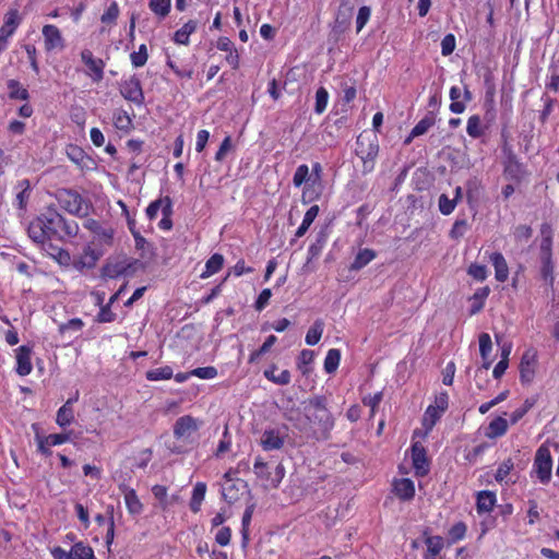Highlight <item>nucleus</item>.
<instances>
[{"label":"nucleus","instance_id":"1a4fd4ad","mask_svg":"<svg viewBox=\"0 0 559 559\" xmlns=\"http://www.w3.org/2000/svg\"><path fill=\"white\" fill-rule=\"evenodd\" d=\"M19 24V12L16 10L9 11L4 16L3 25L0 27V51L8 47V40L16 31Z\"/></svg>","mask_w":559,"mask_h":559},{"label":"nucleus","instance_id":"de8ad7c7","mask_svg":"<svg viewBox=\"0 0 559 559\" xmlns=\"http://www.w3.org/2000/svg\"><path fill=\"white\" fill-rule=\"evenodd\" d=\"M147 58H148V53H147V47L145 44L140 45L139 50L133 51L130 55V60L134 68L143 67L146 63Z\"/></svg>","mask_w":559,"mask_h":559},{"label":"nucleus","instance_id":"423d86ee","mask_svg":"<svg viewBox=\"0 0 559 559\" xmlns=\"http://www.w3.org/2000/svg\"><path fill=\"white\" fill-rule=\"evenodd\" d=\"M533 469L542 484L549 483L552 471V457L548 447L543 444L537 449Z\"/></svg>","mask_w":559,"mask_h":559},{"label":"nucleus","instance_id":"a18cd8bd","mask_svg":"<svg viewBox=\"0 0 559 559\" xmlns=\"http://www.w3.org/2000/svg\"><path fill=\"white\" fill-rule=\"evenodd\" d=\"M460 97L461 88L457 86H452L450 90V98L452 100L450 110L454 114H462L466 108L465 103L459 100Z\"/></svg>","mask_w":559,"mask_h":559},{"label":"nucleus","instance_id":"a878e982","mask_svg":"<svg viewBox=\"0 0 559 559\" xmlns=\"http://www.w3.org/2000/svg\"><path fill=\"white\" fill-rule=\"evenodd\" d=\"M496 501L497 498L495 492L489 490L479 491L476 503L478 513L490 512L493 509Z\"/></svg>","mask_w":559,"mask_h":559},{"label":"nucleus","instance_id":"20e7f679","mask_svg":"<svg viewBox=\"0 0 559 559\" xmlns=\"http://www.w3.org/2000/svg\"><path fill=\"white\" fill-rule=\"evenodd\" d=\"M379 153V144L377 139H368L359 135L356 142V154L364 164V171L370 173L374 168V160Z\"/></svg>","mask_w":559,"mask_h":559},{"label":"nucleus","instance_id":"0eeeda50","mask_svg":"<svg viewBox=\"0 0 559 559\" xmlns=\"http://www.w3.org/2000/svg\"><path fill=\"white\" fill-rule=\"evenodd\" d=\"M104 255V249L103 248H96L94 245L87 243L83 251L76 255H74L72 260V264L74 269L82 271V270H90L95 267L98 260Z\"/></svg>","mask_w":559,"mask_h":559},{"label":"nucleus","instance_id":"bb28decb","mask_svg":"<svg viewBox=\"0 0 559 559\" xmlns=\"http://www.w3.org/2000/svg\"><path fill=\"white\" fill-rule=\"evenodd\" d=\"M534 361H535V354L531 350H527L523 354L521 364H520V372H521V379L523 381H531L534 374Z\"/></svg>","mask_w":559,"mask_h":559},{"label":"nucleus","instance_id":"603ef678","mask_svg":"<svg viewBox=\"0 0 559 559\" xmlns=\"http://www.w3.org/2000/svg\"><path fill=\"white\" fill-rule=\"evenodd\" d=\"M152 493H153L154 498L158 500L159 507L163 510H166L168 508V506L170 504V501H169L168 495H167V488L163 485H155L152 488Z\"/></svg>","mask_w":559,"mask_h":559},{"label":"nucleus","instance_id":"c03bdc74","mask_svg":"<svg viewBox=\"0 0 559 559\" xmlns=\"http://www.w3.org/2000/svg\"><path fill=\"white\" fill-rule=\"evenodd\" d=\"M466 132L471 138L477 139L483 135L484 128L480 117L477 115L471 116L467 120Z\"/></svg>","mask_w":559,"mask_h":559},{"label":"nucleus","instance_id":"c9c22d12","mask_svg":"<svg viewBox=\"0 0 559 559\" xmlns=\"http://www.w3.org/2000/svg\"><path fill=\"white\" fill-rule=\"evenodd\" d=\"M7 85L11 99L27 100L29 98L28 91L19 81L9 80Z\"/></svg>","mask_w":559,"mask_h":559},{"label":"nucleus","instance_id":"5fc2aeb1","mask_svg":"<svg viewBox=\"0 0 559 559\" xmlns=\"http://www.w3.org/2000/svg\"><path fill=\"white\" fill-rule=\"evenodd\" d=\"M119 16V8L116 2H111L107 10L103 13L100 21L105 24H115Z\"/></svg>","mask_w":559,"mask_h":559},{"label":"nucleus","instance_id":"6ab92c4d","mask_svg":"<svg viewBox=\"0 0 559 559\" xmlns=\"http://www.w3.org/2000/svg\"><path fill=\"white\" fill-rule=\"evenodd\" d=\"M393 490L403 501H409L415 496V485L409 478L395 479L393 481Z\"/></svg>","mask_w":559,"mask_h":559},{"label":"nucleus","instance_id":"b1692460","mask_svg":"<svg viewBox=\"0 0 559 559\" xmlns=\"http://www.w3.org/2000/svg\"><path fill=\"white\" fill-rule=\"evenodd\" d=\"M442 414L440 411L435 409L430 405L427 407L424 416H423V428L424 431L421 432L423 437H427L428 433L432 430L437 421L441 418ZM420 435V431H415V436Z\"/></svg>","mask_w":559,"mask_h":559},{"label":"nucleus","instance_id":"a211bd4d","mask_svg":"<svg viewBox=\"0 0 559 559\" xmlns=\"http://www.w3.org/2000/svg\"><path fill=\"white\" fill-rule=\"evenodd\" d=\"M114 237L115 229L111 226H104V228L97 230L90 243L96 248H103L105 253L108 248L112 247Z\"/></svg>","mask_w":559,"mask_h":559},{"label":"nucleus","instance_id":"052dcab7","mask_svg":"<svg viewBox=\"0 0 559 559\" xmlns=\"http://www.w3.org/2000/svg\"><path fill=\"white\" fill-rule=\"evenodd\" d=\"M370 15H371V10H370L369 7L365 5V7H361L358 10V14H357V17H356V29H357V33H359L365 27V25L367 24V22L370 19Z\"/></svg>","mask_w":559,"mask_h":559},{"label":"nucleus","instance_id":"39448f33","mask_svg":"<svg viewBox=\"0 0 559 559\" xmlns=\"http://www.w3.org/2000/svg\"><path fill=\"white\" fill-rule=\"evenodd\" d=\"M136 261L126 255L109 258L103 267V275L108 278H117L122 275H131L135 271Z\"/></svg>","mask_w":559,"mask_h":559},{"label":"nucleus","instance_id":"338daca9","mask_svg":"<svg viewBox=\"0 0 559 559\" xmlns=\"http://www.w3.org/2000/svg\"><path fill=\"white\" fill-rule=\"evenodd\" d=\"M467 222L465 219H457L452 226L450 236L454 239H459L464 236L467 230Z\"/></svg>","mask_w":559,"mask_h":559},{"label":"nucleus","instance_id":"ddd939ff","mask_svg":"<svg viewBox=\"0 0 559 559\" xmlns=\"http://www.w3.org/2000/svg\"><path fill=\"white\" fill-rule=\"evenodd\" d=\"M216 47L218 50L227 52L225 60L234 70L239 68L240 57L238 50L228 37H219Z\"/></svg>","mask_w":559,"mask_h":559},{"label":"nucleus","instance_id":"7ed1b4c3","mask_svg":"<svg viewBox=\"0 0 559 559\" xmlns=\"http://www.w3.org/2000/svg\"><path fill=\"white\" fill-rule=\"evenodd\" d=\"M201 421L190 415L179 417L174 425V436L179 444L168 445L174 453H182L186 445L192 444Z\"/></svg>","mask_w":559,"mask_h":559},{"label":"nucleus","instance_id":"09e8293b","mask_svg":"<svg viewBox=\"0 0 559 559\" xmlns=\"http://www.w3.org/2000/svg\"><path fill=\"white\" fill-rule=\"evenodd\" d=\"M148 5L156 15L165 17L170 10V0H150Z\"/></svg>","mask_w":559,"mask_h":559},{"label":"nucleus","instance_id":"aec40b11","mask_svg":"<svg viewBox=\"0 0 559 559\" xmlns=\"http://www.w3.org/2000/svg\"><path fill=\"white\" fill-rule=\"evenodd\" d=\"M225 480L222 485V496L228 503H233L239 499L240 487L242 486L241 481H234L229 473H226L224 476Z\"/></svg>","mask_w":559,"mask_h":559},{"label":"nucleus","instance_id":"c85d7f7f","mask_svg":"<svg viewBox=\"0 0 559 559\" xmlns=\"http://www.w3.org/2000/svg\"><path fill=\"white\" fill-rule=\"evenodd\" d=\"M206 485L205 483H197L192 490L190 500V509L193 513H198L201 510L202 502L205 498Z\"/></svg>","mask_w":559,"mask_h":559},{"label":"nucleus","instance_id":"9d476101","mask_svg":"<svg viewBox=\"0 0 559 559\" xmlns=\"http://www.w3.org/2000/svg\"><path fill=\"white\" fill-rule=\"evenodd\" d=\"M120 93L127 100L138 105H141L144 100L140 80L135 76H132L121 83Z\"/></svg>","mask_w":559,"mask_h":559},{"label":"nucleus","instance_id":"8fccbe9b","mask_svg":"<svg viewBox=\"0 0 559 559\" xmlns=\"http://www.w3.org/2000/svg\"><path fill=\"white\" fill-rule=\"evenodd\" d=\"M329 102V93L324 87H319L316 92V105H314V111L318 115H321L328 106Z\"/></svg>","mask_w":559,"mask_h":559},{"label":"nucleus","instance_id":"4468645a","mask_svg":"<svg viewBox=\"0 0 559 559\" xmlns=\"http://www.w3.org/2000/svg\"><path fill=\"white\" fill-rule=\"evenodd\" d=\"M59 200L63 207L71 214H80L82 212V197L71 190H64L60 193Z\"/></svg>","mask_w":559,"mask_h":559},{"label":"nucleus","instance_id":"37998d69","mask_svg":"<svg viewBox=\"0 0 559 559\" xmlns=\"http://www.w3.org/2000/svg\"><path fill=\"white\" fill-rule=\"evenodd\" d=\"M435 116L432 112L427 115L411 131V136H419L425 134L433 124H435Z\"/></svg>","mask_w":559,"mask_h":559},{"label":"nucleus","instance_id":"2f4dec72","mask_svg":"<svg viewBox=\"0 0 559 559\" xmlns=\"http://www.w3.org/2000/svg\"><path fill=\"white\" fill-rule=\"evenodd\" d=\"M277 368L276 366H271L269 369L264 370V377L280 385H286L290 382L292 376L288 370H282L281 372L276 373Z\"/></svg>","mask_w":559,"mask_h":559},{"label":"nucleus","instance_id":"f03ea898","mask_svg":"<svg viewBox=\"0 0 559 559\" xmlns=\"http://www.w3.org/2000/svg\"><path fill=\"white\" fill-rule=\"evenodd\" d=\"M79 225L74 221H67L57 210L46 209L28 225V236L36 242L44 245L49 240H64L76 236Z\"/></svg>","mask_w":559,"mask_h":559},{"label":"nucleus","instance_id":"f3484780","mask_svg":"<svg viewBox=\"0 0 559 559\" xmlns=\"http://www.w3.org/2000/svg\"><path fill=\"white\" fill-rule=\"evenodd\" d=\"M120 489H121V491L123 493L124 503H126L128 512L131 515H139V514H141L142 511H143V504L140 501L135 490L132 489V488H129V487H127L124 485L120 486Z\"/></svg>","mask_w":559,"mask_h":559},{"label":"nucleus","instance_id":"a19ab883","mask_svg":"<svg viewBox=\"0 0 559 559\" xmlns=\"http://www.w3.org/2000/svg\"><path fill=\"white\" fill-rule=\"evenodd\" d=\"M374 258H376V253L373 250L362 249L357 253V255L352 264V269L360 270L364 266H366L368 263H370Z\"/></svg>","mask_w":559,"mask_h":559},{"label":"nucleus","instance_id":"69168bd1","mask_svg":"<svg viewBox=\"0 0 559 559\" xmlns=\"http://www.w3.org/2000/svg\"><path fill=\"white\" fill-rule=\"evenodd\" d=\"M533 407V402L526 400L522 406L516 408L510 416L511 423L516 424Z\"/></svg>","mask_w":559,"mask_h":559},{"label":"nucleus","instance_id":"5701e85b","mask_svg":"<svg viewBox=\"0 0 559 559\" xmlns=\"http://www.w3.org/2000/svg\"><path fill=\"white\" fill-rule=\"evenodd\" d=\"M479 342V354L483 360V368L488 369L492 364L491 352L492 342L488 333H481L478 338Z\"/></svg>","mask_w":559,"mask_h":559},{"label":"nucleus","instance_id":"2eb2a0df","mask_svg":"<svg viewBox=\"0 0 559 559\" xmlns=\"http://www.w3.org/2000/svg\"><path fill=\"white\" fill-rule=\"evenodd\" d=\"M15 352L16 372L22 377L29 374L33 369L31 362V348L27 346H20Z\"/></svg>","mask_w":559,"mask_h":559},{"label":"nucleus","instance_id":"393cba45","mask_svg":"<svg viewBox=\"0 0 559 559\" xmlns=\"http://www.w3.org/2000/svg\"><path fill=\"white\" fill-rule=\"evenodd\" d=\"M508 427L509 425L506 418L497 417L489 423L485 436L489 439H497L507 433Z\"/></svg>","mask_w":559,"mask_h":559},{"label":"nucleus","instance_id":"4d7b16f0","mask_svg":"<svg viewBox=\"0 0 559 559\" xmlns=\"http://www.w3.org/2000/svg\"><path fill=\"white\" fill-rule=\"evenodd\" d=\"M513 468V462L511 459L503 461L499 467L497 468L495 478L498 483H503L509 476L511 469Z\"/></svg>","mask_w":559,"mask_h":559},{"label":"nucleus","instance_id":"9b49d317","mask_svg":"<svg viewBox=\"0 0 559 559\" xmlns=\"http://www.w3.org/2000/svg\"><path fill=\"white\" fill-rule=\"evenodd\" d=\"M41 33L47 51L61 50L64 47L63 37L57 26L47 24L43 27Z\"/></svg>","mask_w":559,"mask_h":559},{"label":"nucleus","instance_id":"79ce46f5","mask_svg":"<svg viewBox=\"0 0 559 559\" xmlns=\"http://www.w3.org/2000/svg\"><path fill=\"white\" fill-rule=\"evenodd\" d=\"M542 242H540V258L551 257L552 248V235L548 226H544L542 229Z\"/></svg>","mask_w":559,"mask_h":559},{"label":"nucleus","instance_id":"e2e57ef3","mask_svg":"<svg viewBox=\"0 0 559 559\" xmlns=\"http://www.w3.org/2000/svg\"><path fill=\"white\" fill-rule=\"evenodd\" d=\"M193 377H198L200 379H214L217 376V370L215 367H199L191 370Z\"/></svg>","mask_w":559,"mask_h":559},{"label":"nucleus","instance_id":"4c0bfd02","mask_svg":"<svg viewBox=\"0 0 559 559\" xmlns=\"http://www.w3.org/2000/svg\"><path fill=\"white\" fill-rule=\"evenodd\" d=\"M427 552L425 559H436L443 548V539L440 536H430L426 538Z\"/></svg>","mask_w":559,"mask_h":559},{"label":"nucleus","instance_id":"3c124183","mask_svg":"<svg viewBox=\"0 0 559 559\" xmlns=\"http://www.w3.org/2000/svg\"><path fill=\"white\" fill-rule=\"evenodd\" d=\"M131 118L124 110H117L114 114V124L117 129L127 131L131 127Z\"/></svg>","mask_w":559,"mask_h":559},{"label":"nucleus","instance_id":"f704fd0d","mask_svg":"<svg viewBox=\"0 0 559 559\" xmlns=\"http://www.w3.org/2000/svg\"><path fill=\"white\" fill-rule=\"evenodd\" d=\"M70 552L72 559H96L92 547L82 542L75 543Z\"/></svg>","mask_w":559,"mask_h":559},{"label":"nucleus","instance_id":"473e14b6","mask_svg":"<svg viewBox=\"0 0 559 559\" xmlns=\"http://www.w3.org/2000/svg\"><path fill=\"white\" fill-rule=\"evenodd\" d=\"M31 194V188L27 180H22L15 187V205L23 210L26 207L28 198Z\"/></svg>","mask_w":559,"mask_h":559},{"label":"nucleus","instance_id":"6e6d98bb","mask_svg":"<svg viewBox=\"0 0 559 559\" xmlns=\"http://www.w3.org/2000/svg\"><path fill=\"white\" fill-rule=\"evenodd\" d=\"M309 179H310L309 167L305 164L298 166L294 174V177H293L294 186L300 187L302 183H305Z\"/></svg>","mask_w":559,"mask_h":559},{"label":"nucleus","instance_id":"72a5a7b5","mask_svg":"<svg viewBox=\"0 0 559 559\" xmlns=\"http://www.w3.org/2000/svg\"><path fill=\"white\" fill-rule=\"evenodd\" d=\"M324 331V323L322 320L318 319L314 321L312 326L308 330L305 342L309 346H313L319 343L322 337Z\"/></svg>","mask_w":559,"mask_h":559},{"label":"nucleus","instance_id":"7c9ffc66","mask_svg":"<svg viewBox=\"0 0 559 559\" xmlns=\"http://www.w3.org/2000/svg\"><path fill=\"white\" fill-rule=\"evenodd\" d=\"M74 419V412H73V408L71 406V401H67L57 412V416H56V423L58 424V426H60L61 428H64L69 425H71V423L73 421Z\"/></svg>","mask_w":559,"mask_h":559},{"label":"nucleus","instance_id":"864d4df0","mask_svg":"<svg viewBox=\"0 0 559 559\" xmlns=\"http://www.w3.org/2000/svg\"><path fill=\"white\" fill-rule=\"evenodd\" d=\"M540 260H542V270H540L542 276H543L544 281H546L548 284L551 285L554 283V266H552L551 257L540 258Z\"/></svg>","mask_w":559,"mask_h":559},{"label":"nucleus","instance_id":"bf43d9fd","mask_svg":"<svg viewBox=\"0 0 559 559\" xmlns=\"http://www.w3.org/2000/svg\"><path fill=\"white\" fill-rule=\"evenodd\" d=\"M456 204V200L449 199L445 194H441L439 197V210L443 215H450L454 211Z\"/></svg>","mask_w":559,"mask_h":559},{"label":"nucleus","instance_id":"4be33fe9","mask_svg":"<svg viewBox=\"0 0 559 559\" xmlns=\"http://www.w3.org/2000/svg\"><path fill=\"white\" fill-rule=\"evenodd\" d=\"M489 260L495 267V276L498 282H506L509 276V267L504 257L500 252H493Z\"/></svg>","mask_w":559,"mask_h":559},{"label":"nucleus","instance_id":"e433bc0d","mask_svg":"<svg viewBox=\"0 0 559 559\" xmlns=\"http://www.w3.org/2000/svg\"><path fill=\"white\" fill-rule=\"evenodd\" d=\"M318 213H319V206L318 205H312L306 212L300 226L296 230V237H302L307 233V230L309 229V227L311 226V224L313 223V221L318 216Z\"/></svg>","mask_w":559,"mask_h":559},{"label":"nucleus","instance_id":"412c9836","mask_svg":"<svg viewBox=\"0 0 559 559\" xmlns=\"http://www.w3.org/2000/svg\"><path fill=\"white\" fill-rule=\"evenodd\" d=\"M171 206V200L168 197L158 199L150 203V205L146 207V215L151 221L156 218L159 211H162L164 216H170Z\"/></svg>","mask_w":559,"mask_h":559},{"label":"nucleus","instance_id":"f257e3e1","mask_svg":"<svg viewBox=\"0 0 559 559\" xmlns=\"http://www.w3.org/2000/svg\"><path fill=\"white\" fill-rule=\"evenodd\" d=\"M294 427L309 438L325 440L334 428L326 399L316 395L302 403V412L293 418Z\"/></svg>","mask_w":559,"mask_h":559},{"label":"nucleus","instance_id":"cd10ccee","mask_svg":"<svg viewBox=\"0 0 559 559\" xmlns=\"http://www.w3.org/2000/svg\"><path fill=\"white\" fill-rule=\"evenodd\" d=\"M224 265V257L221 253H214L205 263V269L200 277L205 280L216 274Z\"/></svg>","mask_w":559,"mask_h":559},{"label":"nucleus","instance_id":"49530a36","mask_svg":"<svg viewBox=\"0 0 559 559\" xmlns=\"http://www.w3.org/2000/svg\"><path fill=\"white\" fill-rule=\"evenodd\" d=\"M523 174L521 165L514 157H509L504 167V175L510 179L519 180Z\"/></svg>","mask_w":559,"mask_h":559},{"label":"nucleus","instance_id":"774afa93","mask_svg":"<svg viewBox=\"0 0 559 559\" xmlns=\"http://www.w3.org/2000/svg\"><path fill=\"white\" fill-rule=\"evenodd\" d=\"M455 48V37L452 34H448L443 37L441 41V53L443 56H449L453 52Z\"/></svg>","mask_w":559,"mask_h":559},{"label":"nucleus","instance_id":"f8f14e48","mask_svg":"<svg viewBox=\"0 0 559 559\" xmlns=\"http://www.w3.org/2000/svg\"><path fill=\"white\" fill-rule=\"evenodd\" d=\"M412 459H413V466L416 471V474L419 476H425L429 471V465H428V461L426 457V450L421 443H419V442L413 443Z\"/></svg>","mask_w":559,"mask_h":559},{"label":"nucleus","instance_id":"c756f323","mask_svg":"<svg viewBox=\"0 0 559 559\" xmlns=\"http://www.w3.org/2000/svg\"><path fill=\"white\" fill-rule=\"evenodd\" d=\"M198 23L193 20L188 21L174 35V40L180 45H188L189 37L195 32Z\"/></svg>","mask_w":559,"mask_h":559},{"label":"nucleus","instance_id":"58836bf2","mask_svg":"<svg viewBox=\"0 0 559 559\" xmlns=\"http://www.w3.org/2000/svg\"><path fill=\"white\" fill-rule=\"evenodd\" d=\"M341 361V352L336 348H331L328 350L325 359H324V370L326 373H333L340 366Z\"/></svg>","mask_w":559,"mask_h":559},{"label":"nucleus","instance_id":"ea45409f","mask_svg":"<svg viewBox=\"0 0 559 559\" xmlns=\"http://www.w3.org/2000/svg\"><path fill=\"white\" fill-rule=\"evenodd\" d=\"M174 376V371L171 367L164 366L159 368H155L152 370H148L145 373V377L148 381H160V380H169Z\"/></svg>","mask_w":559,"mask_h":559},{"label":"nucleus","instance_id":"0e129e2a","mask_svg":"<svg viewBox=\"0 0 559 559\" xmlns=\"http://www.w3.org/2000/svg\"><path fill=\"white\" fill-rule=\"evenodd\" d=\"M70 440L69 433H51L45 437V442L47 447H56L63 444Z\"/></svg>","mask_w":559,"mask_h":559},{"label":"nucleus","instance_id":"6e6552de","mask_svg":"<svg viewBox=\"0 0 559 559\" xmlns=\"http://www.w3.org/2000/svg\"><path fill=\"white\" fill-rule=\"evenodd\" d=\"M81 60L87 67V75L93 79L94 82H100L104 78L105 62L94 57L93 52L88 49L81 51Z\"/></svg>","mask_w":559,"mask_h":559},{"label":"nucleus","instance_id":"13d9d810","mask_svg":"<svg viewBox=\"0 0 559 559\" xmlns=\"http://www.w3.org/2000/svg\"><path fill=\"white\" fill-rule=\"evenodd\" d=\"M468 275H471L476 281L483 282L488 276V271L485 265L473 263L469 265L467 270Z\"/></svg>","mask_w":559,"mask_h":559},{"label":"nucleus","instance_id":"dca6fc26","mask_svg":"<svg viewBox=\"0 0 559 559\" xmlns=\"http://www.w3.org/2000/svg\"><path fill=\"white\" fill-rule=\"evenodd\" d=\"M261 445L265 451L278 450L284 445V436L277 429H266L262 433Z\"/></svg>","mask_w":559,"mask_h":559},{"label":"nucleus","instance_id":"680f3d73","mask_svg":"<svg viewBox=\"0 0 559 559\" xmlns=\"http://www.w3.org/2000/svg\"><path fill=\"white\" fill-rule=\"evenodd\" d=\"M466 530H467V527L463 522H457L450 528L449 537L454 543L459 542L465 537Z\"/></svg>","mask_w":559,"mask_h":559}]
</instances>
